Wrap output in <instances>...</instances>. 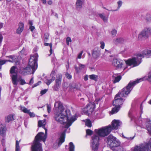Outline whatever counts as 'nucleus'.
Instances as JSON below:
<instances>
[{
  "instance_id": "obj_1",
  "label": "nucleus",
  "mask_w": 151,
  "mask_h": 151,
  "mask_svg": "<svg viewBox=\"0 0 151 151\" xmlns=\"http://www.w3.org/2000/svg\"><path fill=\"white\" fill-rule=\"evenodd\" d=\"M122 124V122L119 120H114L111 123V125L104 127L98 129H95L94 132L96 134H94L92 137L91 147L94 151H97L99 145V137H105L110 134L112 130L117 129Z\"/></svg>"
},
{
  "instance_id": "obj_2",
  "label": "nucleus",
  "mask_w": 151,
  "mask_h": 151,
  "mask_svg": "<svg viewBox=\"0 0 151 151\" xmlns=\"http://www.w3.org/2000/svg\"><path fill=\"white\" fill-rule=\"evenodd\" d=\"M58 111H54L55 120L58 122L63 124H64L67 122L64 127L65 128H68L73 122L77 119L76 115L71 116L70 111L68 109H66L65 113L63 114L64 110V107L60 103L58 104Z\"/></svg>"
},
{
  "instance_id": "obj_3",
  "label": "nucleus",
  "mask_w": 151,
  "mask_h": 151,
  "mask_svg": "<svg viewBox=\"0 0 151 151\" xmlns=\"http://www.w3.org/2000/svg\"><path fill=\"white\" fill-rule=\"evenodd\" d=\"M143 80V78H141L137 79L136 80L133 82L130 81L128 85L122 89L121 91H119L116 95L114 98V100L113 102V105L121 106L124 101V99L121 97H126L128 94L130 93L134 86Z\"/></svg>"
},
{
  "instance_id": "obj_4",
  "label": "nucleus",
  "mask_w": 151,
  "mask_h": 151,
  "mask_svg": "<svg viewBox=\"0 0 151 151\" xmlns=\"http://www.w3.org/2000/svg\"><path fill=\"white\" fill-rule=\"evenodd\" d=\"M45 134L42 132L38 133L35 137L31 147L32 151H43L42 144L40 143L41 141L44 142L45 141L47 137V130L45 129Z\"/></svg>"
},
{
  "instance_id": "obj_5",
  "label": "nucleus",
  "mask_w": 151,
  "mask_h": 151,
  "mask_svg": "<svg viewBox=\"0 0 151 151\" xmlns=\"http://www.w3.org/2000/svg\"><path fill=\"white\" fill-rule=\"evenodd\" d=\"M147 53H144V52L142 53L137 54L136 56L130 59L126 62L127 65H133L134 67L138 65L142 62V58L145 57L146 54L151 55V50L147 51Z\"/></svg>"
},
{
  "instance_id": "obj_6",
  "label": "nucleus",
  "mask_w": 151,
  "mask_h": 151,
  "mask_svg": "<svg viewBox=\"0 0 151 151\" xmlns=\"http://www.w3.org/2000/svg\"><path fill=\"white\" fill-rule=\"evenodd\" d=\"M105 141L113 151H118L117 148L120 147V142L115 137L111 134L106 138Z\"/></svg>"
},
{
  "instance_id": "obj_7",
  "label": "nucleus",
  "mask_w": 151,
  "mask_h": 151,
  "mask_svg": "<svg viewBox=\"0 0 151 151\" xmlns=\"http://www.w3.org/2000/svg\"><path fill=\"white\" fill-rule=\"evenodd\" d=\"M66 130V129H65L64 131L61 133L60 138L56 140L55 142L53 144L52 146L53 148L55 149H57L64 142Z\"/></svg>"
},
{
  "instance_id": "obj_8",
  "label": "nucleus",
  "mask_w": 151,
  "mask_h": 151,
  "mask_svg": "<svg viewBox=\"0 0 151 151\" xmlns=\"http://www.w3.org/2000/svg\"><path fill=\"white\" fill-rule=\"evenodd\" d=\"M134 151H151V139L146 145L137 146L134 148Z\"/></svg>"
},
{
  "instance_id": "obj_9",
  "label": "nucleus",
  "mask_w": 151,
  "mask_h": 151,
  "mask_svg": "<svg viewBox=\"0 0 151 151\" xmlns=\"http://www.w3.org/2000/svg\"><path fill=\"white\" fill-rule=\"evenodd\" d=\"M151 34V27H146L139 34L138 38L139 39H142V38L147 39Z\"/></svg>"
},
{
  "instance_id": "obj_10",
  "label": "nucleus",
  "mask_w": 151,
  "mask_h": 151,
  "mask_svg": "<svg viewBox=\"0 0 151 151\" xmlns=\"http://www.w3.org/2000/svg\"><path fill=\"white\" fill-rule=\"evenodd\" d=\"M16 68V66H12L10 70V73L11 77L12 83L14 85H17V83L18 75L17 72L15 71Z\"/></svg>"
},
{
  "instance_id": "obj_11",
  "label": "nucleus",
  "mask_w": 151,
  "mask_h": 151,
  "mask_svg": "<svg viewBox=\"0 0 151 151\" xmlns=\"http://www.w3.org/2000/svg\"><path fill=\"white\" fill-rule=\"evenodd\" d=\"M38 57V55L37 53L34 54L33 56H31L29 60L28 65L32 68H35L36 69L38 66L37 61Z\"/></svg>"
},
{
  "instance_id": "obj_12",
  "label": "nucleus",
  "mask_w": 151,
  "mask_h": 151,
  "mask_svg": "<svg viewBox=\"0 0 151 151\" xmlns=\"http://www.w3.org/2000/svg\"><path fill=\"white\" fill-rule=\"evenodd\" d=\"M36 69L32 68L29 65L25 68H23L22 70H20V72L21 74L23 75H26L27 74H33Z\"/></svg>"
},
{
  "instance_id": "obj_13",
  "label": "nucleus",
  "mask_w": 151,
  "mask_h": 151,
  "mask_svg": "<svg viewBox=\"0 0 151 151\" xmlns=\"http://www.w3.org/2000/svg\"><path fill=\"white\" fill-rule=\"evenodd\" d=\"M94 109V105L91 103H89L86 105L83 110V112L86 114L91 113Z\"/></svg>"
},
{
  "instance_id": "obj_14",
  "label": "nucleus",
  "mask_w": 151,
  "mask_h": 151,
  "mask_svg": "<svg viewBox=\"0 0 151 151\" xmlns=\"http://www.w3.org/2000/svg\"><path fill=\"white\" fill-rule=\"evenodd\" d=\"M62 78V76L61 74H59L55 79V83L52 86V88L55 91H58L59 90L60 85L61 84Z\"/></svg>"
},
{
  "instance_id": "obj_15",
  "label": "nucleus",
  "mask_w": 151,
  "mask_h": 151,
  "mask_svg": "<svg viewBox=\"0 0 151 151\" xmlns=\"http://www.w3.org/2000/svg\"><path fill=\"white\" fill-rule=\"evenodd\" d=\"M123 64V61L121 60L116 59L113 60L112 64L119 68H122Z\"/></svg>"
},
{
  "instance_id": "obj_16",
  "label": "nucleus",
  "mask_w": 151,
  "mask_h": 151,
  "mask_svg": "<svg viewBox=\"0 0 151 151\" xmlns=\"http://www.w3.org/2000/svg\"><path fill=\"white\" fill-rule=\"evenodd\" d=\"M100 54V49L98 47H95L92 52V55L95 58L99 57Z\"/></svg>"
},
{
  "instance_id": "obj_17",
  "label": "nucleus",
  "mask_w": 151,
  "mask_h": 151,
  "mask_svg": "<svg viewBox=\"0 0 151 151\" xmlns=\"http://www.w3.org/2000/svg\"><path fill=\"white\" fill-rule=\"evenodd\" d=\"M18 26L19 27L16 30V33L20 34L24 30V25L22 22H20L19 23Z\"/></svg>"
},
{
  "instance_id": "obj_18",
  "label": "nucleus",
  "mask_w": 151,
  "mask_h": 151,
  "mask_svg": "<svg viewBox=\"0 0 151 151\" xmlns=\"http://www.w3.org/2000/svg\"><path fill=\"white\" fill-rule=\"evenodd\" d=\"M145 124L147 130L151 134V121L149 119H147L145 120Z\"/></svg>"
},
{
  "instance_id": "obj_19",
  "label": "nucleus",
  "mask_w": 151,
  "mask_h": 151,
  "mask_svg": "<svg viewBox=\"0 0 151 151\" xmlns=\"http://www.w3.org/2000/svg\"><path fill=\"white\" fill-rule=\"evenodd\" d=\"M83 2L84 0H76V7L78 10H79L82 8Z\"/></svg>"
},
{
  "instance_id": "obj_20",
  "label": "nucleus",
  "mask_w": 151,
  "mask_h": 151,
  "mask_svg": "<svg viewBox=\"0 0 151 151\" xmlns=\"http://www.w3.org/2000/svg\"><path fill=\"white\" fill-rule=\"evenodd\" d=\"M66 149L69 150L68 151H74L75 146L72 142L69 143V146L66 145L65 146Z\"/></svg>"
},
{
  "instance_id": "obj_21",
  "label": "nucleus",
  "mask_w": 151,
  "mask_h": 151,
  "mask_svg": "<svg viewBox=\"0 0 151 151\" xmlns=\"http://www.w3.org/2000/svg\"><path fill=\"white\" fill-rule=\"evenodd\" d=\"M115 106L111 110V114H114L117 113L119 111L121 107V106L120 105H115Z\"/></svg>"
},
{
  "instance_id": "obj_22",
  "label": "nucleus",
  "mask_w": 151,
  "mask_h": 151,
  "mask_svg": "<svg viewBox=\"0 0 151 151\" xmlns=\"http://www.w3.org/2000/svg\"><path fill=\"white\" fill-rule=\"evenodd\" d=\"M112 77L114 78L113 80L114 83L119 82L122 78V76H117L116 74H114Z\"/></svg>"
},
{
  "instance_id": "obj_23",
  "label": "nucleus",
  "mask_w": 151,
  "mask_h": 151,
  "mask_svg": "<svg viewBox=\"0 0 151 151\" xmlns=\"http://www.w3.org/2000/svg\"><path fill=\"white\" fill-rule=\"evenodd\" d=\"M5 128L2 124L0 125V134L2 136H4L5 135Z\"/></svg>"
},
{
  "instance_id": "obj_24",
  "label": "nucleus",
  "mask_w": 151,
  "mask_h": 151,
  "mask_svg": "<svg viewBox=\"0 0 151 151\" xmlns=\"http://www.w3.org/2000/svg\"><path fill=\"white\" fill-rule=\"evenodd\" d=\"M113 42L115 44H122L124 42V40L122 38H118L114 40Z\"/></svg>"
},
{
  "instance_id": "obj_25",
  "label": "nucleus",
  "mask_w": 151,
  "mask_h": 151,
  "mask_svg": "<svg viewBox=\"0 0 151 151\" xmlns=\"http://www.w3.org/2000/svg\"><path fill=\"white\" fill-rule=\"evenodd\" d=\"M14 120V116L12 114H9L5 118V121L6 122L9 123L10 121H13Z\"/></svg>"
},
{
  "instance_id": "obj_26",
  "label": "nucleus",
  "mask_w": 151,
  "mask_h": 151,
  "mask_svg": "<svg viewBox=\"0 0 151 151\" xmlns=\"http://www.w3.org/2000/svg\"><path fill=\"white\" fill-rule=\"evenodd\" d=\"M98 76L97 75L95 74H92L89 75V78L95 81H98Z\"/></svg>"
},
{
  "instance_id": "obj_27",
  "label": "nucleus",
  "mask_w": 151,
  "mask_h": 151,
  "mask_svg": "<svg viewBox=\"0 0 151 151\" xmlns=\"http://www.w3.org/2000/svg\"><path fill=\"white\" fill-rule=\"evenodd\" d=\"M47 77H45V80H44V81L45 83L48 86L52 82V81H54V80H52V78H51V79H47Z\"/></svg>"
},
{
  "instance_id": "obj_28",
  "label": "nucleus",
  "mask_w": 151,
  "mask_h": 151,
  "mask_svg": "<svg viewBox=\"0 0 151 151\" xmlns=\"http://www.w3.org/2000/svg\"><path fill=\"white\" fill-rule=\"evenodd\" d=\"M99 15L100 17L102 19L104 22H107V17L102 14H99Z\"/></svg>"
},
{
  "instance_id": "obj_29",
  "label": "nucleus",
  "mask_w": 151,
  "mask_h": 151,
  "mask_svg": "<svg viewBox=\"0 0 151 151\" xmlns=\"http://www.w3.org/2000/svg\"><path fill=\"white\" fill-rule=\"evenodd\" d=\"M145 20L148 22H151V15L149 14H146L145 18Z\"/></svg>"
},
{
  "instance_id": "obj_30",
  "label": "nucleus",
  "mask_w": 151,
  "mask_h": 151,
  "mask_svg": "<svg viewBox=\"0 0 151 151\" xmlns=\"http://www.w3.org/2000/svg\"><path fill=\"white\" fill-rule=\"evenodd\" d=\"M20 107V109L22 110L24 113L27 114H28V113H29V111H30V110L27 109L25 107L21 106Z\"/></svg>"
},
{
  "instance_id": "obj_31",
  "label": "nucleus",
  "mask_w": 151,
  "mask_h": 151,
  "mask_svg": "<svg viewBox=\"0 0 151 151\" xmlns=\"http://www.w3.org/2000/svg\"><path fill=\"white\" fill-rule=\"evenodd\" d=\"M20 139L19 141H18L17 140L16 141L15 151H19L20 150L19 142H20Z\"/></svg>"
},
{
  "instance_id": "obj_32",
  "label": "nucleus",
  "mask_w": 151,
  "mask_h": 151,
  "mask_svg": "<svg viewBox=\"0 0 151 151\" xmlns=\"http://www.w3.org/2000/svg\"><path fill=\"white\" fill-rule=\"evenodd\" d=\"M18 81H19L20 84L21 85H24L26 83L25 80L24 79H22L21 77L19 78L18 80H17V82Z\"/></svg>"
},
{
  "instance_id": "obj_33",
  "label": "nucleus",
  "mask_w": 151,
  "mask_h": 151,
  "mask_svg": "<svg viewBox=\"0 0 151 151\" xmlns=\"http://www.w3.org/2000/svg\"><path fill=\"white\" fill-rule=\"evenodd\" d=\"M117 3L118 5V6L117 9L115 10H110L109 11H116L118 10L120 8V7L122 6V2L120 0L117 2Z\"/></svg>"
},
{
  "instance_id": "obj_34",
  "label": "nucleus",
  "mask_w": 151,
  "mask_h": 151,
  "mask_svg": "<svg viewBox=\"0 0 151 151\" xmlns=\"http://www.w3.org/2000/svg\"><path fill=\"white\" fill-rule=\"evenodd\" d=\"M85 125L89 127L92 126V123L91 120L89 119H87L85 122Z\"/></svg>"
},
{
  "instance_id": "obj_35",
  "label": "nucleus",
  "mask_w": 151,
  "mask_h": 151,
  "mask_svg": "<svg viewBox=\"0 0 151 151\" xmlns=\"http://www.w3.org/2000/svg\"><path fill=\"white\" fill-rule=\"evenodd\" d=\"M56 74V72L55 70H53L50 74V76L52 78V80H55V76Z\"/></svg>"
},
{
  "instance_id": "obj_36",
  "label": "nucleus",
  "mask_w": 151,
  "mask_h": 151,
  "mask_svg": "<svg viewBox=\"0 0 151 151\" xmlns=\"http://www.w3.org/2000/svg\"><path fill=\"white\" fill-rule=\"evenodd\" d=\"M13 62V61H12L11 60H1L0 61V66H2V65H3L6 62Z\"/></svg>"
},
{
  "instance_id": "obj_37",
  "label": "nucleus",
  "mask_w": 151,
  "mask_h": 151,
  "mask_svg": "<svg viewBox=\"0 0 151 151\" xmlns=\"http://www.w3.org/2000/svg\"><path fill=\"white\" fill-rule=\"evenodd\" d=\"M49 35L47 33H45L44 37V42H46L49 39Z\"/></svg>"
},
{
  "instance_id": "obj_38",
  "label": "nucleus",
  "mask_w": 151,
  "mask_h": 151,
  "mask_svg": "<svg viewBox=\"0 0 151 151\" xmlns=\"http://www.w3.org/2000/svg\"><path fill=\"white\" fill-rule=\"evenodd\" d=\"M44 122L43 121L40 120L38 122V126L39 127H42L43 128H45V125H43Z\"/></svg>"
},
{
  "instance_id": "obj_39",
  "label": "nucleus",
  "mask_w": 151,
  "mask_h": 151,
  "mask_svg": "<svg viewBox=\"0 0 151 151\" xmlns=\"http://www.w3.org/2000/svg\"><path fill=\"white\" fill-rule=\"evenodd\" d=\"M66 78L70 80L72 78V76L71 75L67 72H66L65 74Z\"/></svg>"
},
{
  "instance_id": "obj_40",
  "label": "nucleus",
  "mask_w": 151,
  "mask_h": 151,
  "mask_svg": "<svg viewBox=\"0 0 151 151\" xmlns=\"http://www.w3.org/2000/svg\"><path fill=\"white\" fill-rule=\"evenodd\" d=\"M86 134L88 135L91 136L93 133V132L90 129H87L86 130Z\"/></svg>"
},
{
  "instance_id": "obj_41",
  "label": "nucleus",
  "mask_w": 151,
  "mask_h": 151,
  "mask_svg": "<svg viewBox=\"0 0 151 151\" xmlns=\"http://www.w3.org/2000/svg\"><path fill=\"white\" fill-rule=\"evenodd\" d=\"M111 33L113 37H115L117 31L115 29H113L112 30Z\"/></svg>"
},
{
  "instance_id": "obj_42",
  "label": "nucleus",
  "mask_w": 151,
  "mask_h": 151,
  "mask_svg": "<svg viewBox=\"0 0 151 151\" xmlns=\"http://www.w3.org/2000/svg\"><path fill=\"white\" fill-rule=\"evenodd\" d=\"M66 41L67 45H69V42H71V38L69 37H68L66 38Z\"/></svg>"
},
{
  "instance_id": "obj_43",
  "label": "nucleus",
  "mask_w": 151,
  "mask_h": 151,
  "mask_svg": "<svg viewBox=\"0 0 151 151\" xmlns=\"http://www.w3.org/2000/svg\"><path fill=\"white\" fill-rule=\"evenodd\" d=\"M48 90L47 89H44V90H42L40 92V94L41 95H42L45 94Z\"/></svg>"
},
{
  "instance_id": "obj_44",
  "label": "nucleus",
  "mask_w": 151,
  "mask_h": 151,
  "mask_svg": "<svg viewBox=\"0 0 151 151\" xmlns=\"http://www.w3.org/2000/svg\"><path fill=\"white\" fill-rule=\"evenodd\" d=\"M79 67L80 70L84 68L85 67V65H84L80 64L79 65Z\"/></svg>"
},
{
  "instance_id": "obj_45",
  "label": "nucleus",
  "mask_w": 151,
  "mask_h": 151,
  "mask_svg": "<svg viewBox=\"0 0 151 151\" xmlns=\"http://www.w3.org/2000/svg\"><path fill=\"white\" fill-rule=\"evenodd\" d=\"M25 51V49L24 47H23L22 49L19 52L20 54H21V55L24 54Z\"/></svg>"
},
{
  "instance_id": "obj_46",
  "label": "nucleus",
  "mask_w": 151,
  "mask_h": 151,
  "mask_svg": "<svg viewBox=\"0 0 151 151\" xmlns=\"http://www.w3.org/2000/svg\"><path fill=\"white\" fill-rule=\"evenodd\" d=\"M51 11L52 12V15L55 16L57 18H58V14L57 13L54 12L52 10H51Z\"/></svg>"
},
{
  "instance_id": "obj_47",
  "label": "nucleus",
  "mask_w": 151,
  "mask_h": 151,
  "mask_svg": "<svg viewBox=\"0 0 151 151\" xmlns=\"http://www.w3.org/2000/svg\"><path fill=\"white\" fill-rule=\"evenodd\" d=\"M47 110L48 113H50L51 110V107L50 105H47Z\"/></svg>"
},
{
  "instance_id": "obj_48",
  "label": "nucleus",
  "mask_w": 151,
  "mask_h": 151,
  "mask_svg": "<svg viewBox=\"0 0 151 151\" xmlns=\"http://www.w3.org/2000/svg\"><path fill=\"white\" fill-rule=\"evenodd\" d=\"M28 114L31 117H33L35 116V114L33 112L29 111V113H28Z\"/></svg>"
},
{
  "instance_id": "obj_49",
  "label": "nucleus",
  "mask_w": 151,
  "mask_h": 151,
  "mask_svg": "<svg viewBox=\"0 0 151 151\" xmlns=\"http://www.w3.org/2000/svg\"><path fill=\"white\" fill-rule=\"evenodd\" d=\"M15 56L14 55H9V56H6V57L7 58H10L12 60H14V58Z\"/></svg>"
},
{
  "instance_id": "obj_50",
  "label": "nucleus",
  "mask_w": 151,
  "mask_h": 151,
  "mask_svg": "<svg viewBox=\"0 0 151 151\" xmlns=\"http://www.w3.org/2000/svg\"><path fill=\"white\" fill-rule=\"evenodd\" d=\"M101 44V47L102 49H103L104 48V46H105V44L103 42H101L100 43Z\"/></svg>"
},
{
  "instance_id": "obj_51",
  "label": "nucleus",
  "mask_w": 151,
  "mask_h": 151,
  "mask_svg": "<svg viewBox=\"0 0 151 151\" xmlns=\"http://www.w3.org/2000/svg\"><path fill=\"white\" fill-rule=\"evenodd\" d=\"M50 54L49 55V56H50L51 55L52 53V44H51L50 45Z\"/></svg>"
},
{
  "instance_id": "obj_52",
  "label": "nucleus",
  "mask_w": 151,
  "mask_h": 151,
  "mask_svg": "<svg viewBox=\"0 0 151 151\" xmlns=\"http://www.w3.org/2000/svg\"><path fill=\"white\" fill-rule=\"evenodd\" d=\"M34 83L33 81V77H32L30 80L29 82V84L30 85H31L32 84Z\"/></svg>"
},
{
  "instance_id": "obj_53",
  "label": "nucleus",
  "mask_w": 151,
  "mask_h": 151,
  "mask_svg": "<svg viewBox=\"0 0 151 151\" xmlns=\"http://www.w3.org/2000/svg\"><path fill=\"white\" fill-rule=\"evenodd\" d=\"M29 29H30L31 31L32 32L35 28L34 26H29Z\"/></svg>"
},
{
  "instance_id": "obj_54",
  "label": "nucleus",
  "mask_w": 151,
  "mask_h": 151,
  "mask_svg": "<svg viewBox=\"0 0 151 151\" xmlns=\"http://www.w3.org/2000/svg\"><path fill=\"white\" fill-rule=\"evenodd\" d=\"M143 108V106L142 105V103H141L140 105V111L142 113L143 112V111H142Z\"/></svg>"
},
{
  "instance_id": "obj_55",
  "label": "nucleus",
  "mask_w": 151,
  "mask_h": 151,
  "mask_svg": "<svg viewBox=\"0 0 151 151\" xmlns=\"http://www.w3.org/2000/svg\"><path fill=\"white\" fill-rule=\"evenodd\" d=\"M1 143L2 146H5V140L4 139H3L1 140Z\"/></svg>"
},
{
  "instance_id": "obj_56",
  "label": "nucleus",
  "mask_w": 151,
  "mask_h": 151,
  "mask_svg": "<svg viewBox=\"0 0 151 151\" xmlns=\"http://www.w3.org/2000/svg\"><path fill=\"white\" fill-rule=\"evenodd\" d=\"M82 53H83V51H81L78 54V58H79V59L81 58V55H82Z\"/></svg>"
},
{
  "instance_id": "obj_57",
  "label": "nucleus",
  "mask_w": 151,
  "mask_h": 151,
  "mask_svg": "<svg viewBox=\"0 0 151 151\" xmlns=\"http://www.w3.org/2000/svg\"><path fill=\"white\" fill-rule=\"evenodd\" d=\"M134 136L133 137H125V138L127 139L128 140H132L134 138Z\"/></svg>"
},
{
  "instance_id": "obj_58",
  "label": "nucleus",
  "mask_w": 151,
  "mask_h": 151,
  "mask_svg": "<svg viewBox=\"0 0 151 151\" xmlns=\"http://www.w3.org/2000/svg\"><path fill=\"white\" fill-rule=\"evenodd\" d=\"M88 76L87 75H86L84 77V80L85 81H86L88 80Z\"/></svg>"
},
{
  "instance_id": "obj_59",
  "label": "nucleus",
  "mask_w": 151,
  "mask_h": 151,
  "mask_svg": "<svg viewBox=\"0 0 151 151\" xmlns=\"http://www.w3.org/2000/svg\"><path fill=\"white\" fill-rule=\"evenodd\" d=\"M51 44H52V43H45L44 44V45L45 46H49L50 47V45Z\"/></svg>"
},
{
  "instance_id": "obj_60",
  "label": "nucleus",
  "mask_w": 151,
  "mask_h": 151,
  "mask_svg": "<svg viewBox=\"0 0 151 151\" xmlns=\"http://www.w3.org/2000/svg\"><path fill=\"white\" fill-rule=\"evenodd\" d=\"M75 69L76 70L77 73H78L79 72V68H78V67L76 66L75 67Z\"/></svg>"
},
{
  "instance_id": "obj_61",
  "label": "nucleus",
  "mask_w": 151,
  "mask_h": 151,
  "mask_svg": "<svg viewBox=\"0 0 151 151\" xmlns=\"http://www.w3.org/2000/svg\"><path fill=\"white\" fill-rule=\"evenodd\" d=\"M29 24L30 25V26H32V25L33 24L31 20L29 21Z\"/></svg>"
},
{
  "instance_id": "obj_62",
  "label": "nucleus",
  "mask_w": 151,
  "mask_h": 151,
  "mask_svg": "<svg viewBox=\"0 0 151 151\" xmlns=\"http://www.w3.org/2000/svg\"><path fill=\"white\" fill-rule=\"evenodd\" d=\"M52 1L51 0H49L47 2L48 4L50 5H51L52 4Z\"/></svg>"
},
{
  "instance_id": "obj_63",
  "label": "nucleus",
  "mask_w": 151,
  "mask_h": 151,
  "mask_svg": "<svg viewBox=\"0 0 151 151\" xmlns=\"http://www.w3.org/2000/svg\"><path fill=\"white\" fill-rule=\"evenodd\" d=\"M55 57H53L52 59V63H54L55 62Z\"/></svg>"
},
{
  "instance_id": "obj_64",
  "label": "nucleus",
  "mask_w": 151,
  "mask_h": 151,
  "mask_svg": "<svg viewBox=\"0 0 151 151\" xmlns=\"http://www.w3.org/2000/svg\"><path fill=\"white\" fill-rule=\"evenodd\" d=\"M38 86V85L37 84V83H36L34 84L33 85V86H32V88H34V87H36V86Z\"/></svg>"
}]
</instances>
